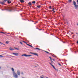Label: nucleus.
Listing matches in <instances>:
<instances>
[{"label": "nucleus", "mask_w": 78, "mask_h": 78, "mask_svg": "<svg viewBox=\"0 0 78 78\" xmlns=\"http://www.w3.org/2000/svg\"><path fill=\"white\" fill-rule=\"evenodd\" d=\"M12 70L13 72V75L15 78H18V75H17V74L16 73H15V72H14V69H13V68H12Z\"/></svg>", "instance_id": "f257e3e1"}, {"label": "nucleus", "mask_w": 78, "mask_h": 78, "mask_svg": "<svg viewBox=\"0 0 78 78\" xmlns=\"http://www.w3.org/2000/svg\"><path fill=\"white\" fill-rule=\"evenodd\" d=\"M73 5H74V7L75 9H76L78 10V5H76V2H75V1H73Z\"/></svg>", "instance_id": "f03ea898"}, {"label": "nucleus", "mask_w": 78, "mask_h": 78, "mask_svg": "<svg viewBox=\"0 0 78 78\" xmlns=\"http://www.w3.org/2000/svg\"><path fill=\"white\" fill-rule=\"evenodd\" d=\"M5 10H7V11H11L12 9L11 7H10L9 6H8L5 7Z\"/></svg>", "instance_id": "7ed1b4c3"}, {"label": "nucleus", "mask_w": 78, "mask_h": 78, "mask_svg": "<svg viewBox=\"0 0 78 78\" xmlns=\"http://www.w3.org/2000/svg\"><path fill=\"white\" fill-rule=\"evenodd\" d=\"M21 56H25V57H27L28 56L30 57V56H32V55H27V54H23V55H21Z\"/></svg>", "instance_id": "20e7f679"}, {"label": "nucleus", "mask_w": 78, "mask_h": 78, "mask_svg": "<svg viewBox=\"0 0 78 78\" xmlns=\"http://www.w3.org/2000/svg\"><path fill=\"white\" fill-rule=\"evenodd\" d=\"M17 74L19 76H20V71H19V70H17Z\"/></svg>", "instance_id": "39448f33"}, {"label": "nucleus", "mask_w": 78, "mask_h": 78, "mask_svg": "<svg viewBox=\"0 0 78 78\" xmlns=\"http://www.w3.org/2000/svg\"><path fill=\"white\" fill-rule=\"evenodd\" d=\"M12 54L15 56H19V53H12Z\"/></svg>", "instance_id": "423d86ee"}, {"label": "nucleus", "mask_w": 78, "mask_h": 78, "mask_svg": "<svg viewBox=\"0 0 78 78\" xmlns=\"http://www.w3.org/2000/svg\"><path fill=\"white\" fill-rule=\"evenodd\" d=\"M7 3L8 4H9L11 3V1L10 0H8L7 1Z\"/></svg>", "instance_id": "0eeeda50"}, {"label": "nucleus", "mask_w": 78, "mask_h": 78, "mask_svg": "<svg viewBox=\"0 0 78 78\" xmlns=\"http://www.w3.org/2000/svg\"><path fill=\"white\" fill-rule=\"evenodd\" d=\"M20 2H21V3H24V2H25V1L23 0H20Z\"/></svg>", "instance_id": "6e6552de"}, {"label": "nucleus", "mask_w": 78, "mask_h": 78, "mask_svg": "<svg viewBox=\"0 0 78 78\" xmlns=\"http://www.w3.org/2000/svg\"><path fill=\"white\" fill-rule=\"evenodd\" d=\"M30 6H31L32 5V4L31 3V2H29L28 4Z\"/></svg>", "instance_id": "1a4fd4ad"}, {"label": "nucleus", "mask_w": 78, "mask_h": 78, "mask_svg": "<svg viewBox=\"0 0 78 78\" xmlns=\"http://www.w3.org/2000/svg\"><path fill=\"white\" fill-rule=\"evenodd\" d=\"M34 55H35V56H38V55L36 53H34Z\"/></svg>", "instance_id": "9d476101"}, {"label": "nucleus", "mask_w": 78, "mask_h": 78, "mask_svg": "<svg viewBox=\"0 0 78 78\" xmlns=\"http://www.w3.org/2000/svg\"><path fill=\"white\" fill-rule=\"evenodd\" d=\"M45 51V52H46V53H48V54H51V53H49L47 51Z\"/></svg>", "instance_id": "9b49d317"}, {"label": "nucleus", "mask_w": 78, "mask_h": 78, "mask_svg": "<svg viewBox=\"0 0 78 78\" xmlns=\"http://www.w3.org/2000/svg\"><path fill=\"white\" fill-rule=\"evenodd\" d=\"M32 3L34 4L36 3V2L34 1H33L32 2Z\"/></svg>", "instance_id": "f8f14e48"}, {"label": "nucleus", "mask_w": 78, "mask_h": 78, "mask_svg": "<svg viewBox=\"0 0 78 78\" xmlns=\"http://www.w3.org/2000/svg\"><path fill=\"white\" fill-rule=\"evenodd\" d=\"M9 42V41H7L5 42V43H6L7 44H8Z\"/></svg>", "instance_id": "ddd939ff"}, {"label": "nucleus", "mask_w": 78, "mask_h": 78, "mask_svg": "<svg viewBox=\"0 0 78 78\" xmlns=\"http://www.w3.org/2000/svg\"><path fill=\"white\" fill-rule=\"evenodd\" d=\"M0 3H1V5H5V3H3V2H0Z\"/></svg>", "instance_id": "4468645a"}, {"label": "nucleus", "mask_w": 78, "mask_h": 78, "mask_svg": "<svg viewBox=\"0 0 78 78\" xmlns=\"http://www.w3.org/2000/svg\"><path fill=\"white\" fill-rule=\"evenodd\" d=\"M37 7L38 8H41V5H37Z\"/></svg>", "instance_id": "2eb2a0df"}, {"label": "nucleus", "mask_w": 78, "mask_h": 78, "mask_svg": "<svg viewBox=\"0 0 78 78\" xmlns=\"http://www.w3.org/2000/svg\"><path fill=\"white\" fill-rule=\"evenodd\" d=\"M26 44H27V45H28V46H29L30 47H31V45L28 44H27V43H26Z\"/></svg>", "instance_id": "dca6fc26"}, {"label": "nucleus", "mask_w": 78, "mask_h": 78, "mask_svg": "<svg viewBox=\"0 0 78 78\" xmlns=\"http://www.w3.org/2000/svg\"><path fill=\"white\" fill-rule=\"evenodd\" d=\"M72 0H68V2H69V3H70V2H72Z\"/></svg>", "instance_id": "f3484780"}, {"label": "nucleus", "mask_w": 78, "mask_h": 78, "mask_svg": "<svg viewBox=\"0 0 78 78\" xmlns=\"http://www.w3.org/2000/svg\"><path fill=\"white\" fill-rule=\"evenodd\" d=\"M10 50H14V49L12 48H10Z\"/></svg>", "instance_id": "a211bd4d"}, {"label": "nucleus", "mask_w": 78, "mask_h": 78, "mask_svg": "<svg viewBox=\"0 0 78 78\" xmlns=\"http://www.w3.org/2000/svg\"><path fill=\"white\" fill-rule=\"evenodd\" d=\"M20 43L21 44V45H23V43H22V42L21 41H20Z\"/></svg>", "instance_id": "6ab92c4d"}, {"label": "nucleus", "mask_w": 78, "mask_h": 78, "mask_svg": "<svg viewBox=\"0 0 78 78\" xmlns=\"http://www.w3.org/2000/svg\"><path fill=\"white\" fill-rule=\"evenodd\" d=\"M35 49H37V50H41L39 48H35Z\"/></svg>", "instance_id": "aec40b11"}, {"label": "nucleus", "mask_w": 78, "mask_h": 78, "mask_svg": "<svg viewBox=\"0 0 78 78\" xmlns=\"http://www.w3.org/2000/svg\"><path fill=\"white\" fill-rule=\"evenodd\" d=\"M0 33H3V34H5V33L4 32H0Z\"/></svg>", "instance_id": "412c9836"}, {"label": "nucleus", "mask_w": 78, "mask_h": 78, "mask_svg": "<svg viewBox=\"0 0 78 78\" xmlns=\"http://www.w3.org/2000/svg\"><path fill=\"white\" fill-rule=\"evenodd\" d=\"M15 48V49H16L18 50H19V48Z\"/></svg>", "instance_id": "4be33fe9"}, {"label": "nucleus", "mask_w": 78, "mask_h": 78, "mask_svg": "<svg viewBox=\"0 0 78 78\" xmlns=\"http://www.w3.org/2000/svg\"><path fill=\"white\" fill-rule=\"evenodd\" d=\"M58 65L60 66H61V64H60V63H58Z\"/></svg>", "instance_id": "5701e85b"}, {"label": "nucleus", "mask_w": 78, "mask_h": 78, "mask_svg": "<svg viewBox=\"0 0 78 78\" xmlns=\"http://www.w3.org/2000/svg\"><path fill=\"white\" fill-rule=\"evenodd\" d=\"M30 53L31 54H32L33 55L34 54V53L31 52H30Z\"/></svg>", "instance_id": "b1692460"}, {"label": "nucleus", "mask_w": 78, "mask_h": 78, "mask_svg": "<svg viewBox=\"0 0 78 78\" xmlns=\"http://www.w3.org/2000/svg\"><path fill=\"white\" fill-rule=\"evenodd\" d=\"M23 42H24V43H25V44H27V42L26 41H23Z\"/></svg>", "instance_id": "393cba45"}, {"label": "nucleus", "mask_w": 78, "mask_h": 78, "mask_svg": "<svg viewBox=\"0 0 78 78\" xmlns=\"http://www.w3.org/2000/svg\"><path fill=\"white\" fill-rule=\"evenodd\" d=\"M0 57H3V56L0 55Z\"/></svg>", "instance_id": "a878e982"}, {"label": "nucleus", "mask_w": 78, "mask_h": 78, "mask_svg": "<svg viewBox=\"0 0 78 78\" xmlns=\"http://www.w3.org/2000/svg\"><path fill=\"white\" fill-rule=\"evenodd\" d=\"M8 0H5L4 1V2H7V1H8Z\"/></svg>", "instance_id": "bb28decb"}, {"label": "nucleus", "mask_w": 78, "mask_h": 78, "mask_svg": "<svg viewBox=\"0 0 78 78\" xmlns=\"http://www.w3.org/2000/svg\"><path fill=\"white\" fill-rule=\"evenodd\" d=\"M21 74L22 75H23V72H21Z\"/></svg>", "instance_id": "cd10ccee"}, {"label": "nucleus", "mask_w": 78, "mask_h": 78, "mask_svg": "<svg viewBox=\"0 0 78 78\" xmlns=\"http://www.w3.org/2000/svg\"><path fill=\"white\" fill-rule=\"evenodd\" d=\"M52 11L54 12V13L55 12V10H52Z\"/></svg>", "instance_id": "c85d7f7f"}, {"label": "nucleus", "mask_w": 78, "mask_h": 78, "mask_svg": "<svg viewBox=\"0 0 78 78\" xmlns=\"http://www.w3.org/2000/svg\"><path fill=\"white\" fill-rule=\"evenodd\" d=\"M62 42L63 43V44H64V43H66V42H65V41H62Z\"/></svg>", "instance_id": "c756f323"}, {"label": "nucleus", "mask_w": 78, "mask_h": 78, "mask_svg": "<svg viewBox=\"0 0 78 78\" xmlns=\"http://www.w3.org/2000/svg\"><path fill=\"white\" fill-rule=\"evenodd\" d=\"M53 68H54V69H56V68H55V67L54 66Z\"/></svg>", "instance_id": "7c9ffc66"}, {"label": "nucleus", "mask_w": 78, "mask_h": 78, "mask_svg": "<svg viewBox=\"0 0 78 78\" xmlns=\"http://www.w3.org/2000/svg\"><path fill=\"white\" fill-rule=\"evenodd\" d=\"M49 8H50V9H51V6H50Z\"/></svg>", "instance_id": "2f4dec72"}, {"label": "nucleus", "mask_w": 78, "mask_h": 78, "mask_svg": "<svg viewBox=\"0 0 78 78\" xmlns=\"http://www.w3.org/2000/svg\"><path fill=\"white\" fill-rule=\"evenodd\" d=\"M51 66H52V67H53L54 66H53V65L52 64L51 65Z\"/></svg>", "instance_id": "473e14b6"}, {"label": "nucleus", "mask_w": 78, "mask_h": 78, "mask_svg": "<svg viewBox=\"0 0 78 78\" xmlns=\"http://www.w3.org/2000/svg\"><path fill=\"white\" fill-rule=\"evenodd\" d=\"M51 66H52V67H53L54 66H53V65L52 64L51 65Z\"/></svg>", "instance_id": "72a5a7b5"}, {"label": "nucleus", "mask_w": 78, "mask_h": 78, "mask_svg": "<svg viewBox=\"0 0 78 78\" xmlns=\"http://www.w3.org/2000/svg\"><path fill=\"white\" fill-rule=\"evenodd\" d=\"M54 10H55V9L53 8V9H52V11H54Z\"/></svg>", "instance_id": "f704fd0d"}, {"label": "nucleus", "mask_w": 78, "mask_h": 78, "mask_svg": "<svg viewBox=\"0 0 78 78\" xmlns=\"http://www.w3.org/2000/svg\"><path fill=\"white\" fill-rule=\"evenodd\" d=\"M55 70H57V71H58V69H56V68H55Z\"/></svg>", "instance_id": "c9c22d12"}, {"label": "nucleus", "mask_w": 78, "mask_h": 78, "mask_svg": "<svg viewBox=\"0 0 78 78\" xmlns=\"http://www.w3.org/2000/svg\"><path fill=\"white\" fill-rule=\"evenodd\" d=\"M77 4H78V0H77Z\"/></svg>", "instance_id": "e433bc0d"}, {"label": "nucleus", "mask_w": 78, "mask_h": 78, "mask_svg": "<svg viewBox=\"0 0 78 78\" xmlns=\"http://www.w3.org/2000/svg\"><path fill=\"white\" fill-rule=\"evenodd\" d=\"M40 77V78H43V77L42 76H41Z\"/></svg>", "instance_id": "4c0bfd02"}, {"label": "nucleus", "mask_w": 78, "mask_h": 78, "mask_svg": "<svg viewBox=\"0 0 78 78\" xmlns=\"http://www.w3.org/2000/svg\"><path fill=\"white\" fill-rule=\"evenodd\" d=\"M49 64H50V65H52V64H51V63L50 62H49Z\"/></svg>", "instance_id": "58836bf2"}, {"label": "nucleus", "mask_w": 78, "mask_h": 78, "mask_svg": "<svg viewBox=\"0 0 78 78\" xmlns=\"http://www.w3.org/2000/svg\"><path fill=\"white\" fill-rule=\"evenodd\" d=\"M2 2L3 3H5V2L3 1V2Z\"/></svg>", "instance_id": "ea45409f"}, {"label": "nucleus", "mask_w": 78, "mask_h": 78, "mask_svg": "<svg viewBox=\"0 0 78 78\" xmlns=\"http://www.w3.org/2000/svg\"><path fill=\"white\" fill-rule=\"evenodd\" d=\"M45 78H49L48 77H47V76H45L44 77Z\"/></svg>", "instance_id": "a19ab883"}, {"label": "nucleus", "mask_w": 78, "mask_h": 78, "mask_svg": "<svg viewBox=\"0 0 78 78\" xmlns=\"http://www.w3.org/2000/svg\"><path fill=\"white\" fill-rule=\"evenodd\" d=\"M39 30L40 31H41V30H42V29H39Z\"/></svg>", "instance_id": "79ce46f5"}, {"label": "nucleus", "mask_w": 78, "mask_h": 78, "mask_svg": "<svg viewBox=\"0 0 78 78\" xmlns=\"http://www.w3.org/2000/svg\"><path fill=\"white\" fill-rule=\"evenodd\" d=\"M76 43H77V44H78V41H77Z\"/></svg>", "instance_id": "37998d69"}, {"label": "nucleus", "mask_w": 78, "mask_h": 78, "mask_svg": "<svg viewBox=\"0 0 78 78\" xmlns=\"http://www.w3.org/2000/svg\"><path fill=\"white\" fill-rule=\"evenodd\" d=\"M52 60L53 61H55V59H52Z\"/></svg>", "instance_id": "c03bdc74"}, {"label": "nucleus", "mask_w": 78, "mask_h": 78, "mask_svg": "<svg viewBox=\"0 0 78 78\" xmlns=\"http://www.w3.org/2000/svg\"><path fill=\"white\" fill-rule=\"evenodd\" d=\"M76 34H77V35L78 34V33H76Z\"/></svg>", "instance_id": "a18cd8bd"}, {"label": "nucleus", "mask_w": 78, "mask_h": 78, "mask_svg": "<svg viewBox=\"0 0 78 78\" xmlns=\"http://www.w3.org/2000/svg\"><path fill=\"white\" fill-rule=\"evenodd\" d=\"M3 44V45H5V44Z\"/></svg>", "instance_id": "49530a36"}, {"label": "nucleus", "mask_w": 78, "mask_h": 78, "mask_svg": "<svg viewBox=\"0 0 78 78\" xmlns=\"http://www.w3.org/2000/svg\"><path fill=\"white\" fill-rule=\"evenodd\" d=\"M51 61H52L51 60H52V59H51Z\"/></svg>", "instance_id": "de8ad7c7"}, {"label": "nucleus", "mask_w": 78, "mask_h": 78, "mask_svg": "<svg viewBox=\"0 0 78 78\" xmlns=\"http://www.w3.org/2000/svg\"><path fill=\"white\" fill-rule=\"evenodd\" d=\"M51 35H52V36H54V35L52 34H51Z\"/></svg>", "instance_id": "09e8293b"}, {"label": "nucleus", "mask_w": 78, "mask_h": 78, "mask_svg": "<svg viewBox=\"0 0 78 78\" xmlns=\"http://www.w3.org/2000/svg\"><path fill=\"white\" fill-rule=\"evenodd\" d=\"M53 57H55V58H56V57L55 56H53Z\"/></svg>", "instance_id": "8fccbe9b"}, {"label": "nucleus", "mask_w": 78, "mask_h": 78, "mask_svg": "<svg viewBox=\"0 0 78 78\" xmlns=\"http://www.w3.org/2000/svg\"><path fill=\"white\" fill-rule=\"evenodd\" d=\"M49 58H50V59H51V57H49Z\"/></svg>", "instance_id": "3c124183"}, {"label": "nucleus", "mask_w": 78, "mask_h": 78, "mask_svg": "<svg viewBox=\"0 0 78 78\" xmlns=\"http://www.w3.org/2000/svg\"><path fill=\"white\" fill-rule=\"evenodd\" d=\"M51 61V62H53V61Z\"/></svg>", "instance_id": "603ef678"}, {"label": "nucleus", "mask_w": 78, "mask_h": 78, "mask_svg": "<svg viewBox=\"0 0 78 78\" xmlns=\"http://www.w3.org/2000/svg\"><path fill=\"white\" fill-rule=\"evenodd\" d=\"M31 47H32V48H33V47L32 46H30Z\"/></svg>", "instance_id": "864d4df0"}, {"label": "nucleus", "mask_w": 78, "mask_h": 78, "mask_svg": "<svg viewBox=\"0 0 78 78\" xmlns=\"http://www.w3.org/2000/svg\"><path fill=\"white\" fill-rule=\"evenodd\" d=\"M28 21H29V22H30V21H30V20H28Z\"/></svg>", "instance_id": "5fc2aeb1"}, {"label": "nucleus", "mask_w": 78, "mask_h": 78, "mask_svg": "<svg viewBox=\"0 0 78 78\" xmlns=\"http://www.w3.org/2000/svg\"><path fill=\"white\" fill-rule=\"evenodd\" d=\"M71 34H73V33H72H72H71Z\"/></svg>", "instance_id": "6e6d98bb"}, {"label": "nucleus", "mask_w": 78, "mask_h": 78, "mask_svg": "<svg viewBox=\"0 0 78 78\" xmlns=\"http://www.w3.org/2000/svg\"><path fill=\"white\" fill-rule=\"evenodd\" d=\"M0 44H3V43H1V42H0Z\"/></svg>", "instance_id": "4d7b16f0"}, {"label": "nucleus", "mask_w": 78, "mask_h": 78, "mask_svg": "<svg viewBox=\"0 0 78 78\" xmlns=\"http://www.w3.org/2000/svg\"><path fill=\"white\" fill-rule=\"evenodd\" d=\"M22 42H23L24 41H22Z\"/></svg>", "instance_id": "13d9d810"}, {"label": "nucleus", "mask_w": 78, "mask_h": 78, "mask_svg": "<svg viewBox=\"0 0 78 78\" xmlns=\"http://www.w3.org/2000/svg\"><path fill=\"white\" fill-rule=\"evenodd\" d=\"M77 25H78V23L77 24Z\"/></svg>", "instance_id": "bf43d9fd"}, {"label": "nucleus", "mask_w": 78, "mask_h": 78, "mask_svg": "<svg viewBox=\"0 0 78 78\" xmlns=\"http://www.w3.org/2000/svg\"><path fill=\"white\" fill-rule=\"evenodd\" d=\"M45 12H47V11H45Z\"/></svg>", "instance_id": "052dcab7"}, {"label": "nucleus", "mask_w": 78, "mask_h": 78, "mask_svg": "<svg viewBox=\"0 0 78 78\" xmlns=\"http://www.w3.org/2000/svg\"><path fill=\"white\" fill-rule=\"evenodd\" d=\"M1 69V67L0 66V69Z\"/></svg>", "instance_id": "680f3d73"}, {"label": "nucleus", "mask_w": 78, "mask_h": 78, "mask_svg": "<svg viewBox=\"0 0 78 78\" xmlns=\"http://www.w3.org/2000/svg\"><path fill=\"white\" fill-rule=\"evenodd\" d=\"M35 67H36L37 66H35Z\"/></svg>", "instance_id": "e2e57ef3"}, {"label": "nucleus", "mask_w": 78, "mask_h": 78, "mask_svg": "<svg viewBox=\"0 0 78 78\" xmlns=\"http://www.w3.org/2000/svg\"><path fill=\"white\" fill-rule=\"evenodd\" d=\"M36 23H37V22H36Z\"/></svg>", "instance_id": "0e129e2a"}, {"label": "nucleus", "mask_w": 78, "mask_h": 78, "mask_svg": "<svg viewBox=\"0 0 78 78\" xmlns=\"http://www.w3.org/2000/svg\"><path fill=\"white\" fill-rule=\"evenodd\" d=\"M34 24H36V23H34Z\"/></svg>", "instance_id": "69168bd1"}, {"label": "nucleus", "mask_w": 78, "mask_h": 78, "mask_svg": "<svg viewBox=\"0 0 78 78\" xmlns=\"http://www.w3.org/2000/svg\"><path fill=\"white\" fill-rule=\"evenodd\" d=\"M37 29H38V28H37Z\"/></svg>", "instance_id": "338daca9"}, {"label": "nucleus", "mask_w": 78, "mask_h": 78, "mask_svg": "<svg viewBox=\"0 0 78 78\" xmlns=\"http://www.w3.org/2000/svg\"><path fill=\"white\" fill-rule=\"evenodd\" d=\"M8 34H9V33H8Z\"/></svg>", "instance_id": "774afa93"}]
</instances>
